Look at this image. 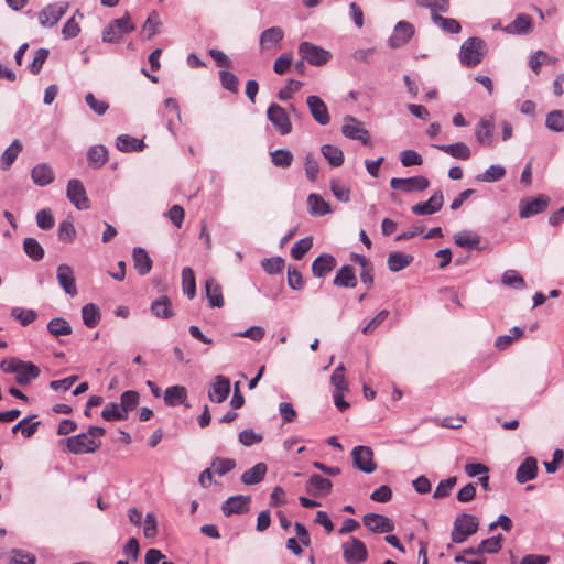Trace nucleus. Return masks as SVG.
<instances>
[{
    "label": "nucleus",
    "instance_id": "f257e3e1",
    "mask_svg": "<svg viewBox=\"0 0 564 564\" xmlns=\"http://www.w3.org/2000/svg\"><path fill=\"white\" fill-rule=\"evenodd\" d=\"M106 430L100 426H89L87 433L70 436L66 440V445L73 454H89L95 453L100 447V442L96 437H101Z\"/></svg>",
    "mask_w": 564,
    "mask_h": 564
},
{
    "label": "nucleus",
    "instance_id": "f03ea898",
    "mask_svg": "<svg viewBox=\"0 0 564 564\" xmlns=\"http://www.w3.org/2000/svg\"><path fill=\"white\" fill-rule=\"evenodd\" d=\"M0 369L4 373L15 375V382L20 386L29 384L41 373L40 368L33 362L24 361L15 357L2 360L0 362Z\"/></svg>",
    "mask_w": 564,
    "mask_h": 564
},
{
    "label": "nucleus",
    "instance_id": "7ed1b4c3",
    "mask_svg": "<svg viewBox=\"0 0 564 564\" xmlns=\"http://www.w3.org/2000/svg\"><path fill=\"white\" fill-rule=\"evenodd\" d=\"M486 54V42L480 37H469L460 46L459 61L467 67H475L481 63Z\"/></svg>",
    "mask_w": 564,
    "mask_h": 564
},
{
    "label": "nucleus",
    "instance_id": "20e7f679",
    "mask_svg": "<svg viewBox=\"0 0 564 564\" xmlns=\"http://www.w3.org/2000/svg\"><path fill=\"white\" fill-rule=\"evenodd\" d=\"M135 30L134 23L131 21L129 13L121 18L110 21L104 29L101 40L104 43L117 44L124 34L131 33Z\"/></svg>",
    "mask_w": 564,
    "mask_h": 564
},
{
    "label": "nucleus",
    "instance_id": "39448f33",
    "mask_svg": "<svg viewBox=\"0 0 564 564\" xmlns=\"http://www.w3.org/2000/svg\"><path fill=\"white\" fill-rule=\"evenodd\" d=\"M479 528L478 519L469 513H462L456 517L453 523L451 539L453 543L460 544L474 535Z\"/></svg>",
    "mask_w": 564,
    "mask_h": 564
},
{
    "label": "nucleus",
    "instance_id": "423d86ee",
    "mask_svg": "<svg viewBox=\"0 0 564 564\" xmlns=\"http://www.w3.org/2000/svg\"><path fill=\"white\" fill-rule=\"evenodd\" d=\"M299 54L302 59H305L313 66L326 64L332 56L328 51L310 42H302L299 45Z\"/></svg>",
    "mask_w": 564,
    "mask_h": 564
},
{
    "label": "nucleus",
    "instance_id": "0eeeda50",
    "mask_svg": "<svg viewBox=\"0 0 564 564\" xmlns=\"http://www.w3.org/2000/svg\"><path fill=\"white\" fill-rule=\"evenodd\" d=\"M67 9L68 2L66 1L50 3L39 12V23L43 28H53L66 13Z\"/></svg>",
    "mask_w": 564,
    "mask_h": 564
},
{
    "label": "nucleus",
    "instance_id": "6e6552de",
    "mask_svg": "<svg viewBox=\"0 0 564 564\" xmlns=\"http://www.w3.org/2000/svg\"><path fill=\"white\" fill-rule=\"evenodd\" d=\"M351 458L354 466L366 474H371L377 469V464L373 460V451L369 446H355L351 451Z\"/></svg>",
    "mask_w": 564,
    "mask_h": 564
},
{
    "label": "nucleus",
    "instance_id": "1a4fd4ad",
    "mask_svg": "<svg viewBox=\"0 0 564 564\" xmlns=\"http://www.w3.org/2000/svg\"><path fill=\"white\" fill-rule=\"evenodd\" d=\"M343 556L348 564H360L368 558V551L362 541L357 538H350L349 541L344 542Z\"/></svg>",
    "mask_w": 564,
    "mask_h": 564
},
{
    "label": "nucleus",
    "instance_id": "9d476101",
    "mask_svg": "<svg viewBox=\"0 0 564 564\" xmlns=\"http://www.w3.org/2000/svg\"><path fill=\"white\" fill-rule=\"evenodd\" d=\"M268 120L282 134L286 135L292 131V123L285 109L278 104H271L267 110Z\"/></svg>",
    "mask_w": 564,
    "mask_h": 564
},
{
    "label": "nucleus",
    "instance_id": "9b49d317",
    "mask_svg": "<svg viewBox=\"0 0 564 564\" xmlns=\"http://www.w3.org/2000/svg\"><path fill=\"white\" fill-rule=\"evenodd\" d=\"M430 185L425 176L416 175L408 178L393 177L390 181L391 188L404 193L422 192Z\"/></svg>",
    "mask_w": 564,
    "mask_h": 564
},
{
    "label": "nucleus",
    "instance_id": "f8f14e48",
    "mask_svg": "<svg viewBox=\"0 0 564 564\" xmlns=\"http://www.w3.org/2000/svg\"><path fill=\"white\" fill-rule=\"evenodd\" d=\"M345 124L341 127V133L351 140H358L365 145H370V135L361 122L351 116L345 117Z\"/></svg>",
    "mask_w": 564,
    "mask_h": 564
},
{
    "label": "nucleus",
    "instance_id": "ddd939ff",
    "mask_svg": "<svg viewBox=\"0 0 564 564\" xmlns=\"http://www.w3.org/2000/svg\"><path fill=\"white\" fill-rule=\"evenodd\" d=\"M66 196L77 209L89 208V200L87 198L85 187L79 180L73 178L68 181Z\"/></svg>",
    "mask_w": 564,
    "mask_h": 564
},
{
    "label": "nucleus",
    "instance_id": "4468645a",
    "mask_svg": "<svg viewBox=\"0 0 564 564\" xmlns=\"http://www.w3.org/2000/svg\"><path fill=\"white\" fill-rule=\"evenodd\" d=\"M230 393V379L223 375L214 377L209 384L208 398L212 402L223 403Z\"/></svg>",
    "mask_w": 564,
    "mask_h": 564
},
{
    "label": "nucleus",
    "instance_id": "2eb2a0df",
    "mask_svg": "<svg viewBox=\"0 0 564 564\" xmlns=\"http://www.w3.org/2000/svg\"><path fill=\"white\" fill-rule=\"evenodd\" d=\"M364 525L375 533H389L394 530L391 519L379 513H367L362 518Z\"/></svg>",
    "mask_w": 564,
    "mask_h": 564
},
{
    "label": "nucleus",
    "instance_id": "dca6fc26",
    "mask_svg": "<svg viewBox=\"0 0 564 564\" xmlns=\"http://www.w3.org/2000/svg\"><path fill=\"white\" fill-rule=\"evenodd\" d=\"M414 34V26L406 21H399L388 40L390 47L397 48L408 43Z\"/></svg>",
    "mask_w": 564,
    "mask_h": 564
},
{
    "label": "nucleus",
    "instance_id": "f3484780",
    "mask_svg": "<svg viewBox=\"0 0 564 564\" xmlns=\"http://www.w3.org/2000/svg\"><path fill=\"white\" fill-rule=\"evenodd\" d=\"M547 205L549 198L544 195H539L531 199H523L519 204V216L521 218H529L544 212Z\"/></svg>",
    "mask_w": 564,
    "mask_h": 564
},
{
    "label": "nucleus",
    "instance_id": "a211bd4d",
    "mask_svg": "<svg viewBox=\"0 0 564 564\" xmlns=\"http://www.w3.org/2000/svg\"><path fill=\"white\" fill-rule=\"evenodd\" d=\"M56 279L64 292L70 296L77 294L74 271L70 265L63 263L57 267Z\"/></svg>",
    "mask_w": 564,
    "mask_h": 564
},
{
    "label": "nucleus",
    "instance_id": "6ab92c4d",
    "mask_svg": "<svg viewBox=\"0 0 564 564\" xmlns=\"http://www.w3.org/2000/svg\"><path fill=\"white\" fill-rule=\"evenodd\" d=\"M443 204V193L437 191L426 202L413 205L411 210L414 215H433L442 208Z\"/></svg>",
    "mask_w": 564,
    "mask_h": 564
},
{
    "label": "nucleus",
    "instance_id": "aec40b11",
    "mask_svg": "<svg viewBox=\"0 0 564 564\" xmlns=\"http://www.w3.org/2000/svg\"><path fill=\"white\" fill-rule=\"evenodd\" d=\"M306 102L311 115L316 122H318L321 126H326L329 123L330 116L328 113L327 106L318 96H308Z\"/></svg>",
    "mask_w": 564,
    "mask_h": 564
},
{
    "label": "nucleus",
    "instance_id": "412c9836",
    "mask_svg": "<svg viewBox=\"0 0 564 564\" xmlns=\"http://www.w3.org/2000/svg\"><path fill=\"white\" fill-rule=\"evenodd\" d=\"M249 496L237 495L228 498L221 506V510L226 517L232 514H241L249 510Z\"/></svg>",
    "mask_w": 564,
    "mask_h": 564
},
{
    "label": "nucleus",
    "instance_id": "4be33fe9",
    "mask_svg": "<svg viewBox=\"0 0 564 564\" xmlns=\"http://www.w3.org/2000/svg\"><path fill=\"white\" fill-rule=\"evenodd\" d=\"M494 135V117H485L479 120L475 129L476 141L484 147L491 145Z\"/></svg>",
    "mask_w": 564,
    "mask_h": 564
},
{
    "label": "nucleus",
    "instance_id": "5701e85b",
    "mask_svg": "<svg viewBox=\"0 0 564 564\" xmlns=\"http://www.w3.org/2000/svg\"><path fill=\"white\" fill-rule=\"evenodd\" d=\"M54 171L47 163H39L31 170V180L36 186L45 187L54 182Z\"/></svg>",
    "mask_w": 564,
    "mask_h": 564
},
{
    "label": "nucleus",
    "instance_id": "b1692460",
    "mask_svg": "<svg viewBox=\"0 0 564 564\" xmlns=\"http://www.w3.org/2000/svg\"><path fill=\"white\" fill-rule=\"evenodd\" d=\"M164 403L167 406H176V405H185L188 408L189 405L186 403L187 401V390L184 386H171L167 387L164 391Z\"/></svg>",
    "mask_w": 564,
    "mask_h": 564
},
{
    "label": "nucleus",
    "instance_id": "393cba45",
    "mask_svg": "<svg viewBox=\"0 0 564 564\" xmlns=\"http://www.w3.org/2000/svg\"><path fill=\"white\" fill-rule=\"evenodd\" d=\"M538 474V462L534 457H527L516 471V479L519 484L533 480Z\"/></svg>",
    "mask_w": 564,
    "mask_h": 564
},
{
    "label": "nucleus",
    "instance_id": "a878e982",
    "mask_svg": "<svg viewBox=\"0 0 564 564\" xmlns=\"http://www.w3.org/2000/svg\"><path fill=\"white\" fill-rule=\"evenodd\" d=\"M336 267V259L328 253L317 257L312 263V273L315 278L326 276Z\"/></svg>",
    "mask_w": 564,
    "mask_h": 564
},
{
    "label": "nucleus",
    "instance_id": "bb28decb",
    "mask_svg": "<svg viewBox=\"0 0 564 564\" xmlns=\"http://www.w3.org/2000/svg\"><path fill=\"white\" fill-rule=\"evenodd\" d=\"M88 166L91 169H100L108 161V150L102 144L90 147L86 153Z\"/></svg>",
    "mask_w": 564,
    "mask_h": 564
},
{
    "label": "nucleus",
    "instance_id": "cd10ccee",
    "mask_svg": "<svg viewBox=\"0 0 564 564\" xmlns=\"http://www.w3.org/2000/svg\"><path fill=\"white\" fill-rule=\"evenodd\" d=\"M532 19L530 15L520 13L516 17L512 23L503 28V31L509 34L525 35L532 32Z\"/></svg>",
    "mask_w": 564,
    "mask_h": 564
},
{
    "label": "nucleus",
    "instance_id": "c85d7f7f",
    "mask_svg": "<svg viewBox=\"0 0 564 564\" xmlns=\"http://www.w3.org/2000/svg\"><path fill=\"white\" fill-rule=\"evenodd\" d=\"M284 37V32L280 26H272L264 30L260 35V46L262 51L271 50Z\"/></svg>",
    "mask_w": 564,
    "mask_h": 564
},
{
    "label": "nucleus",
    "instance_id": "c756f323",
    "mask_svg": "<svg viewBox=\"0 0 564 564\" xmlns=\"http://www.w3.org/2000/svg\"><path fill=\"white\" fill-rule=\"evenodd\" d=\"M333 283L339 288H355L357 285V278L354 268L351 265H343L337 271Z\"/></svg>",
    "mask_w": 564,
    "mask_h": 564
},
{
    "label": "nucleus",
    "instance_id": "7c9ffc66",
    "mask_svg": "<svg viewBox=\"0 0 564 564\" xmlns=\"http://www.w3.org/2000/svg\"><path fill=\"white\" fill-rule=\"evenodd\" d=\"M413 259L412 254L394 251L388 256L387 265L391 272H399L409 267Z\"/></svg>",
    "mask_w": 564,
    "mask_h": 564
},
{
    "label": "nucleus",
    "instance_id": "2f4dec72",
    "mask_svg": "<svg viewBox=\"0 0 564 564\" xmlns=\"http://www.w3.org/2000/svg\"><path fill=\"white\" fill-rule=\"evenodd\" d=\"M133 264L140 275H145L151 271L152 260L145 249L135 247L132 253Z\"/></svg>",
    "mask_w": 564,
    "mask_h": 564
},
{
    "label": "nucleus",
    "instance_id": "473e14b6",
    "mask_svg": "<svg viewBox=\"0 0 564 564\" xmlns=\"http://www.w3.org/2000/svg\"><path fill=\"white\" fill-rule=\"evenodd\" d=\"M205 292L212 307H223L224 297L219 283L215 279L205 282Z\"/></svg>",
    "mask_w": 564,
    "mask_h": 564
},
{
    "label": "nucleus",
    "instance_id": "72a5a7b5",
    "mask_svg": "<svg viewBox=\"0 0 564 564\" xmlns=\"http://www.w3.org/2000/svg\"><path fill=\"white\" fill-rule=\"evenodd\" d=\"M22 151V143L20 140L14 139L11 144L3 151L0 158V169L7 171L17 160L18 155Z\"/></svg>",
    "mask_w": 564,
    "mask_h": 564
},
{
    "label": "nucleus",
    "instance_id": "f704fd0d",
    "mask_svg": "<svg viewBox=\"0 0 564 564\" xmlns=\"http://www.w3.org/2000/svg\"><path fill=\"white\" fill-rule=\"evenodd\" d=\"M116 147L121 152H141L144 150L145 144L141 139L128 134H120L117 138Z\"/></svg>",
    "mask_w": 564,
    "mask_h": 564
},
{
    "label": "nucleus",
    "instance_id": "c9c22d12",
    "mask_svg": "<svg viewBox=\"0 0 564 564\" xmlns=\"http://www.w3.org/2000/svg\"><path fill=\"white\" fill-rule=\"evenodd\" d=\"M307 207L312 216H324L332 212L329 204L321 195L315 193L308 195Z\"/></svg>",
    "mask_w": 564,
    "mask_h": 564
},
{
    "label": "nucleus",
    "instance_id": "e433bc0d",
    "mask_svg": "<svg viewBox=\"0 0 564 564\" xmlns=\"http://www.w3.org/2000/svg\"><path fill=\"white\" fill-rule=\"evenodd\" d=\"M35 417L36 415H30L22 419L20 422L13 425L12 433L15 434L20 432L24 438H31L36 433L41 424L40 421L32 422V420Z\"/></svg>",
    "mask_w": 564,
    "mask_h": 564
},
{
    "label": "nucleus",
    "instance_id": "4c0bfd02",
    "mask_svg": "<svg viewBox=\"0 0 564 564\" xmlns=\"http://www.w3.org/2000/svg\"><path fill=\"white\" fill-rule=\"evenodd\" d=\"M332 481L327 478L322 477L318 474H314L310 477L306 489L312 495L328 494L332 489Z\"/></svg>",
    "mask_w": 564,
    "mask_h": 564
},
{
    "label": "nucleus",
    "instance_id": "58836bf2",
    "mask_svg": "<svg viewBox=\"0 0 564 564\" xmlns=\"http://www.w3.org/2000/svg\"><path fill=\"white\" fill-rule=\"evenodd\" d=\"M435 148L458 160H468L471 155L470 149L464 142L435 145Z\"/></svg>",
    "mask_w": 564,
    "mask_h": 564
},
{
    "label": "nucleus",
    "instance_id": "ea45409f",
    "mask_svg": "<svg viewBox=\"0 0 564 564\" xmlns=\"http://www.w3.org/2000/svg\"><path fill=\"white\" fill-rule=\"evenodd\" d=\"M455 243L460 248L479 249L480 237L474 231L464 230L454 236Z\"/></svg>",
    "mask_w": 564,
    "mask_h": 564
},
{
    "label": "nucleus",
    "instance_id": "a19ab883",
    "mask_svg": "<svg viewBox=\"0 0 564 564\" xmlns=\"http://www.w3.org/2000/svg\"><path fill=\"white\" fill-rule=\"evenodd\" d=\"M82 318L85 326L88 328L96 327L101 319L100 308L94 304L88 303L82 307Z\"/></svg>",
    "mask_w": 564,
    "mask_h": 564
},
{
    "label": "nucleus",
    "instance_id": "79ce46f5",
    "mask_svg": "<svg viewBox=\"0 0 564 564\" xmlns=\"http://www.w3.org/2000/svg\"><path fill=\"white\" fill-rule=\"evenodd\" d=\"M267 465L264 463H258L252 468L246 470L241 475V481L245 485H256L263 480L267 474Z\"/></svg>",
    "mask_w": 564,
    "mask_h": 564
},
{
    "label": "nucleus",
    "instance_id": "37998d69",
    "mask_svg": "<svg viewBox=\"0 0 564 564\" xmlns=\"http://www.w3.org/2000/svg\"><path fill=\"white\" fill-rule=\"evenodd\" d=\"M151 312L158 318L167 319L172 317L173 311L169 297L163 295L156 299L151 305Z\"/></svg>",
    "mask_w": 564,
    "mask_h": 564
},
{
    "label": "nucleus",
    "instance_id": "c03bdc74",
    "mask_svg": "<svg viewBox=\"0 0 564 564\" xmlns=\"http://www.w3.org/2000/svg\"><path fill=\"white\" fill-rule=\"evenodd\" d=\"M321 152L332 166L338 167L344 163V153L339 147L324 144Z\"/></svg>",
    "mask_w": 564,
    "mask_h": 564
},
{
    "label": "nucleus",
    "instance_id": "a18cd8bd",
    "mask_svg": "<svg viewBox=\"0 0 564 564\" xmlns=\"http://www.w3.org/2000/svg\"><path fill=\"white\" fill-rule=\"evenodd\" d=\"M161 26L162 22L160 20V15L153 10L142 25V33L145 35L147 40H150L161 32Z\"/></svg>",
    "mask_w": 564,
    "mask_h": 564
},
{
    "label": "nucleus",
    "instance_id": "49530a36",
    "mask_svg": "<svg viewBox=\"0 0 564 564\" xmlns=\"http://www.w3.org/2000/svg\"><path fill=\"white\" fill-rule=\"evenodd\" d=\"M506 175V169L502 165L492 164L485 172L476 176V181L494 183L502 180Z\"/></svg>",
    "mask_w": 564,
    "mask_h": 564
},
{
    "label": "nucleus",
    "instance_id": "de8ad7c7",
    "mask_svg": "<svg viewBox=\"0 0 564 564\" xmlns=\"http://www.w3.org/2000/svg\"><path fill=\"white\" fill-rule=\"evenodd\" d=\"M47 330L52 336H65L72 334V326L63 317H55L52 318L47 323Z\"/></svg>",
    "mask_w": 564,
    "mask_h": 564
},
{
    "label": "nucleus",
    "instance_id": "09e8293b",
    "mask_svg": "<svg viewBox=\"0 0 564 564\" xmlns=\"http://www.w3.org/2000/svg\"><path fill=\"white\" fill-rule=\"evenodd\" d=\"M182 289L188 299H193L196 295L195 275L189 267L182 269Z\"/></svg>",
    "mask_w": 564,
    "mask_h": 564
},
{
    "label": "nucleus",
    "instance_id": "8fccbe9b",
    "mask_svg": "<svg viewBox=\"0 0 564 564\" xmlns=\"http://www.w3.org/2000/svg\"><path fill=\"white\" fill-rule=\"evenodd\" d=\"M23 250L33 261H40L44 257V249L35 238H25L23 240Z\"/></svg>",
    "mask_w": 564,
    "mask_h": 564
},
{
    "label": "nucleus",
    "instance_id": "3c124183",
    "mask_svg": "<svg viewBox=\"0 0 564 564\" xmlns=\"http://www.w3.org/2000/svg\"><path fill=\"white\" fill-rule=\"evenodd\" d=\"M101 417L105 421L112 422V421L126 420L128 416H127L124 410H122L120 404H118L116 402H110L101 411Z\"/></svg>",
    "mask_w": 564,
    "mask_h": 564
},
{
    "label": "nucleus",
    "instance_id": "603ef678",
    "mask_svg": "<svg viewBox=\"0 0 564 564\" xmlns=\"http://www.w3.org/2000/svg\"><path fill=\"white\" fill-rule=\"evenodd\" d=\"M432 21L446 33L457 34L462 31L460 23L456 19L434 14V20Z\"/></svg>",
    "mask_w": 564,
    "mask_h": 564
},
{
    "label": "nucleus",
    "instance_id": "864d4df0",
    "mask_svg": "<svg viewBox=\"0 0 564 564\" xmlns=\"http://www.w3.org/2000/svg\"><path fill=\"white\" fill-rule=\"evenodd\" d=\"M545 127L554 132L564 131V112L562 110H553L546 115Z\"/></svg>",
    "mask_w": 564,
    "mask_h": 564
},
{
    "label": "nucleus",
    "instance_id": "5fc2aeb1",
    "mask_svg": "<svg viewBox=\"0 0 564 564\" xmlns=\"http://www.w3.org/2000/svg\"><path fill=\"white\" fill-rule=\"evenodd\" d=\"M9 564H35L36 557L34 554L19 550L12 549L8 554Z\"/></svg>",
    "mask_w": 564,
    "mask_h": 564
},
{
    "label": "nucleus",
    "instance_id": "6e6d98bb",
    "mask_svg": "<svg viewBox=\"0 0 564 564\" xmlns=\"http://www.w3.org/2000/svg\"><path fill=\"white\" fill-rule=\"evenodd\" d=\"M271 161L276 167L286 169L293 162V154L289 150L278 149L270 153Z\"/></svg>",
    "mask_w": 564,
    "mask_h": 564
},
{
    "label": "nucleus",
    "instance_id": "4d7b16f0",
    "mask_svg": "<svg viewBox=\"0 0 564 564\" xmlns=\"http://www.w3.org/2000/svg\"><path fill=\"white\" fill-rule=\"evenodd\" d=\"M11 316L19 321L22 326H28L36 319V312L34 310H25L22 307H13Z\"/></svg>",
    "mask_w": 564,
    "mask_h": 564
},
{
    "label": "nucleus",
    "instance_id": "13d9d810",
    "mask_svg": "<svg viewBox=\"0 0 564 564\" xmlns=\"http://www.w3.org/2000/svg\"><path fill=\"white\" fill-rule=\"evenodd\" d=\"M140 401V395L134 390L124 391L120 397V405L124 410L126 414L137 408Z\"/></svg>",
    "mask_w": 564,
    "mask_h": 564
},
{
    "label": "nucleus",
    "instance_id": "bf43d9fd",
    "mask_svg": "<svg viewBox=\"0 0 564 564\" xmlns=\"http://www.w3.org/2000/svg\"><path fill=\"white\" fill-rule=\"evenodd\" d=\"M502 535L498 534L488 539L482 540L479 543V547L482 553L495 554L498 553L502 547Z\"/></svg>",
    "mask_w": 564,
    "mask_h": 564
},
{
    "label": "nucleus",
    "instance_id": "052dcab7",
    "mask_svg": "<svg viewBox=\"0 0 564 564\" xmlns=\"http://www.w3.org/2000/svg\"><path fill=\"white\" fill-rule=\"evenodd\" d=\"M236 467V460L232 458L215 457L212 462V468L215 474L224 476Z\"/></svg>",
    "mask_w": 564,
    "mask_h": 564
},
{
    "label": "nucleus",
    "instance_id": "680f3d73",
    "mask_svg": "<svg viewBox=\"0 0 564 564\" xmlns=\"http://www.w3.org/2000/svg\"><path fill=\"white\" fill-rule=\"evenodd\" d=\"M313 239L312 237H305L296 241L291 248V257L294 260H301L304 254L312 248Z\"/></svg>",
    "mask_w": 564,
    "mask_h": 564
},
{
    "label": "nucleus",
    "instance_id": "e2e57ef3",
    "mask_svg": "<svg viewBox=\"0 0 564 564\" xmlns=\"http://www.w3.org/2000/svg\"><path fill=\"white\" fill-rule=\"evenodd\" d=\"M501 282L506 286L513 289H521L525 282L523 278L516 270H507L501 275Z\"/></svg>",
    "mask_w": 564,
    "mask_h": 564
},
{
    "label": "nucleus",
    "instance_id": "0e129e2a",
    "mask_svg": "<svg viewBox=\"0 0 564 564\" xmlns=\"http://www.w3.org/2000/svg\"><path fill=\"white\" fill-rule=\"evenodd\" d=\"M330 191L338 200L349 202L350 189L340 180L334 178L330 181Z\"/></svg>",
    "mask_w": 564,
    "mask_h": 564
},
{
    "label": "nucleus",
    "instance_id": "69168bd1",
    "mask_svg": "<svg viewBox=\"0 0 564 564\" xmlns=\"http://www.w3.org/2000/svg\"><path fill=\"white\" fill-rule=\"evenodd\" d=\"M58 239L65 242H73L76 237V229L70 220H63L58 226Z\"/></svg>",
    "mask_w": 564,
    "mask_h": 564
},
{
    "label": "nucleus",
    "instance_id": "338daca9",
    "mask_svg": "<svg viewBox=\"0 0 564 564\" xmlns=\"http://www.w3.org/2000/svg\"><path fill=\"white\" fill-rule=\"evenodd\" d=\"M344 372H345V366L343 364H339L335 368V370L330 377V382L335 387V391H345L348 389V384H347L346 378L344 376Z\"/></svg>",
    "mask_w": 564,
    "mask_h": 564
},
{
    "label": "nucleus",
    "instance_id": "774afa93",
    "mask_svg": "<svg viewBox=\"0 0 564 564\" xmlns=\"http://www.w3.org/2000/svg\"><path fill=\"white\" fill-rule=\"evenodd\" d=\"M457 482L456 477H448L447 479L441 480L433 494V498L435 499H443L447 497L451 492V490L454 488V486Z\"/></svg>",
    "mask_w": 564,
    "mask_h": 564
}]
</instances>
